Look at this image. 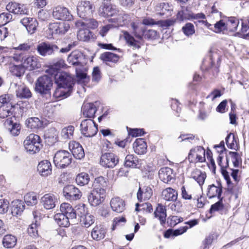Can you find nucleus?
I'll return each instance as SVG.
<instances>
[{"label":"nucleus","instance_id":"nucleus-1","mask_svg":"<svg viewBox=\"0 0 249 249\" xmlns=\"http://www.w3.org/2000/svg\"><path fill=\"white\" fill-rule=\"evenodd\" d=\"M132 34L138 39L142 40L143 38L154 40L158 38L159 34L156 30L153 29L146 30L144 26L139 21H133L130 24Z\"/></svg>","mask_w":249,"mask_h":249},{"label":"nucleus","instance_id":"nucleus-2","mask_svg":"<svg viewBox=\"0 0 249 249\" xmlns=\"http://www.w3.org/2000/svg\"><path fill=\"white\" fill-rule=\"evenodd\" d=\"M17 62H21L24 68L30 71L37 69L40 67L38 58L35 56H28L23 53H17L13 57Z\"/></svg>","mask_w":249,"mask_h":249},{"label":"nucleus","instance_id":"nucleus-3","mask_svg":"<svg viewBox=\"0 0 249 249\" xmlns=\"http://www.w3.org/2000/svg\"><path fill=\"white\" fill-rule=\"evenodd\" d=\"M24 146L26 151L31 154L38 152L41 147L39 136L30 134L24 140Z\"/></svg>","mask_w":249,"mask_h":249},{"label":"nucleus","instance_id":"nucleus-4","mask_svg":"<svg viewBox=\"0 0 249 249\" xmlns=\"http://www.w3.org/2000/svg\"><path fill=\"white\" fill-rule=\"evenodd\" d=\"M72 156L68 151L66 150H59L57 151L53 157V163L55 166L58 168H65L71 162Z\"/></svg>","mask_w":249,"mask_h":249},{"label":"nucleus","instance_id":"nucleus-5","mask_svg":"<svg viewBox=\"0 0 249 249\" xmlns=\"http://www.w3.org/2000/svg\"><path fill=\"white\" fill-rule=\"evenodd\" d=\"M53 86L52 79L47 75L39 77L36 83L35 90L41 94H48L50 96V89Z\"/></svg>","mask_w":249,"mask_h":249},{"label":"nucleus","instance_id":"nucleus-6","mask_svg":"<svg viewBox=\"0 0 249 249\" xmlns=\"http://www.w3.org/2000/svg\"><path fill=\"white\" fill-rule=\"evenodd\" d=\"M54 75L55 83L57 85L72 90L74 81L71 75L65 71H58Z\"/></svg>","mask_w":249,"mask_h":249},{"label":"nucleus","instance_id":"nucleus-7","mask_svg":"<svg viewBox=\"0 0 249 249\" xmlns=\"http://www.w3.org/2000/svg\"><path fill=\"white\" fill-rule=\"evenodd\" d=\"M95 9L93 4L88 0L81 1L77 6V15L80 18H86L91 16Z\"/></svg>","mask_w":249,"mask_h":249},{"label":"nucleus","instance_id":"nucleus-8","mask_svg":"<svg viewBox=\"0 0 249 249\" xmlns=\"http://www.w3.org/2000/svg\"><path fill=\"white\" fill-rule=\"evenodd\" d=\"M80 128L82 134L87 137L94 136L98 131L97 125L91 119L83 120L81 123Z\"/></svg>","mask_w":249,"mask_h":249},{"label":"nucleus","instance_id":"nucleus-9","mask_svg":"<svg viewBox=\"0 0 249 249\" xmlns=\"http://www.w3.org/2000/svg\"><path fill=\"white\" fill-rule=\"evenodd\" d=\"M188 159L191 162H203L206 160L205 150L199 146L192 149L188 155Z\"/></svg>","mask_w":249,"mask_h":249},{"label":"nucleus","instance_id":"nucleus-10","mask_svg":"<svg viewBox=\"0 0 249 249\" xmlns=\"http://www.w3.org/2000/svg\"><path fill=\"white\" fill-rule=\"evenodd\" d=\"M53 16L56 19L62 20L71 21L73 18L69 9L61 6H57L53 9Z\"/></svg>","mask_w":249,"mask_h":249},{"label":"nucleus","instance_id":"nucleus-11","mask_svg":"<svg viewBox=\"0 0 249 249\" xmlns=\"http://www.w3.org/2000/svg\"><path fill=\"white\" fill-rule=\"evenodd\" d=\"M38 53L42 56H46L53 54L59 50L58 46L55 44L42 42L39 43L36 47Z\"/></svg>","mask_w":249,"mask_h":249},{"label":"nucleus","instance_id":"nucleus-12","mask_svg":"<svg viewBox=\"0 0 249 249\" xmlns=\"http://www.w3.org/2000/svg\"><path fill=\"white\" fill-rule=\"evenodd\" d=\"M114 17V18H110L109 21L113 23L112 24L115 28L125 26L130 22L131 19L130 15L123 12H119Z\"/></svg>","mask_w":249,"mask_h":249},{"label":"nucleus","instance_id":"nucleus-13","mask_svg":"<svg viewBox=\"0 0 249 249\" xmlns=\"http://www.w3.org/2000/svg\"><path fill=\"white\" fill-rule=\"evenodd\" d=\"M118 12L115 6L107 1L103 3L98 10L99 16L104 18L114 17Z\"/></svg>","mask_w":249,"mask_h":249},{"label":"nucleus","instance_id":"nucleus-14","mask_svg":"<svg viewBox=\"0 0 249 249\" xmlns=\"http://www.w3.org/2000/svg\"><path fill=\"white\" fill-rule=\"evenodd\" d=\"M106 194L103 190L100 191L92 190L88 196V201L92 206H98L104 201Z\"/></svg>","mask_w":249,"mask_h":249},{"label":"nucleus","instance_id":"nucleus-15","mask_svg":"<svg viewBox=\"0 0 249 249\" xmlns=\"http://www.w3.org/2000/svg\"><path fill=\"white\" fill-rule=\"evenodd\" d=\"M118 162V159L112 153L103 154L100 158V164L106 168H113Z\"/></svg>","mask_w":249,"mask_h":249},{"label":"nucleus","instance_id":"nucleus-16","mask_svg":"<svg viewBox=\"0 0 249 249\" xmlns=\"http://www.w3.org/2000/svg\"><path fill=\"white\" fill-rule=\"evenodd\" d=\"M70 28V24L65 22L52 23L49 26V29L52 35L65 34Z\"/></svg>","mask_w":249,"mask_h":249},{"label":"nucleus","instance_id":"nucleus-17","mask_svg":"<svg viewBox=\"0 0 249 249\" xmlns=\"http://www.w3.org/2000/svg\"><path fill=\"white\" fill-rule=\"evenodd\" d=\"M6 8L9 12L14 14L27 15L29 12L26 5L15 2H9L6 5Z\"/></svg>","mask_w":249,"mask_h":249},{"label":"nucleus","instance_id":"nucleus-18","mask_svg":"<svg viewBox=\"0 0 249 249\" xmlns=\"http://www.w3.org/2000/svg\"><path fill=\"white\" fill-rule=\"evenodd\" d=\"M75 25L80 28L77 33L78 39L82 41H89L92 36V33L89 29H84L85 23L81 21H78L75 23Z\"/></svg>","mask_w":249,"mask_h":249},{"label":"nucleus","instance_id":"nucleus-19","mask_svg":"<svg viewBox=\"0 0 249 249\" xmlns=\"http://www.w3.org/2000/svg\"><path fill=\"white\" fill-rule=\"evenodd\" d=\"M57 202V196L52 194H46L41 198L42 205L47 210H51L54 208Z\"/></svg>","mask_w":249,"mask_h":249},{"label":"nucleus","instance_id":"nucleus-20","mask_svg":"<svg viewBox=\"0 0 249 249\" xmlns=\"http://www.w3.org/2000/svg\"><path fill=\"white\" fill-rule=\"evenodd\" d=\"M4 127L13 136H18L21 129V126L18 123H14L12 117L7 118L3 123Z\"/></svg>","mask_w":249,"mask_h":249},{"label":"nucleus","instance_id":"nucleus-21","mask_svg":"<svg viewBox=\"0 0 249 249\" xmlns=\"http://www.w3.org/2000/svg\"><path fill=\"white\" fill-rule=\"evenodd\" d=\"M64 196L70 200H76L81 196V193L78 188L72 185L66 186L63 190Z\"/></svg>","mask_w":249,"mask_h":249},{"label":"nucleus","instance_id":"nucleus-22","mask_svg":"<svg viewBox=\"0 0 249 249\" xmlns=\"http://www.w3.org/2000/svg\"><path fill=\"white\" fill-rule=\"evenodd\" d=\"M20 22L26 28L28 32L30 34H33L35 32L38 26L37 20L33 18L25 17L20 20Z\"/></svg>","mask_w":249,"mask_h":249},{"label":"nucleus","instance_id":"nucleus-23","mask_svg":"<svg viewBox=\"0 0 249 249\" xmlns=\"http://www.w3.org/2000/svg\"><path fill=\"white\" fill-rule=\"evenodd\" d=\"M160 179L164 183H168L174 178V171L172 169L165 167L160 169L159 171Z\"/></svg>","mask_w":249,"mask_h":249},{"label":"nucleus","instance_id":"nucleus-24","mask_svg":"<svg viewBox=\"0 0 249 249\" xmlns=\"http://www.w3.org/2000/svg\"><path fill=\"white\" fill-rule=\"evenodd\" d=\"M222 193V186L219 183L217 185L212 184L208 186L207 188V195L209 198L217 197L218 198H223L221 196Z\"/></svg>","mask_w":249,"mask_h":249},{"label":"nucleus","instance_id":"nucleus-25","mask_svg":"<svg viewBox=\"0 0 249 249\" xmlns=\"http://www.w3.org/2000/svg\"><path fill=\"white\" fill-rule=\"evenodd\" d=\"M136 21H138V20H137ZM139 21L143 26L144 25L152 26L154 25L160 24L163 27H168L172 25L173 24V21L172 20L156 21L149 17H144L142 18V22H140L139 20Z\"/></svg>","mask_w":249,"mask_h":249},{"label":"nucleus","instance_id":"nucleus-26","mask_svg":"<svg viewBox=\"0 0 249 249\" xmlns=\"http://www.w3.org/2000/svg\"><path fill=\"white\" fill-rule=\"evenodd\" d=\"M37 171L42 177H47L52 174V168L51 162L47 160H43L39 162Z\"/></svg>","mask_w":249,"mask_h":249},{"label":"nucleus","instance_id":"nucleus-27","mask_svg":"<svg viewBox=\"0 0 249 249\" xmlns=\"http://www.w3.org/2000/svg\"><path fill=\"white\" fill-rule=\"evenodd\" d=\"M110 205L112 211L116 213H122L125 209L124 201L119 197L112 198L110 201Z\"/></svg>","mask_w":249,"mask_h":249},{"label":"nucleus","instance_id":"nucleus-28","mask_svg":"<svg viewBox=\"0 0 249 249\" xmlns=\"http://www.w3.org/2000/svg\"><path fill=\"white\" fill-rule=\"evenodd\" d=\"M152 194V190L150 187H140L137 193V198L140 201H145L148 200Z\"/></svg>","mask_w":249,"mask_h":249},{"label":"nucleus","instance_id":"nucleus-29","mask_svg":"<svg viewBox=\"0 0 249 249\" xmlns=\"http://www.w3.org/2000/svg\"><path fill=\"white\" fill-rule=\"evenodd\" d=\"M133 148L137 154H143L147 150L146 143L143 139H137L133 144Z\"/></svg>","mask_w":249,"mask_h":249},{"label":"nucleus","instance_id":"nucleus-30","mask_svg":"<svg viewBox=\"0 0 249 249\" xmlns=\"http://www.w3.org/2000/svg\"><path fill=\"white\" fill-rule=\"evenodd\" d=\"M71 90L69 89V88H64L57 85V87L53 93V97L57 100L66 98L70 96Z\"/></svg>","mask_w":249,"mask_h":249},{"label":"nucleus","instance_id":"nucleus-31","mask_svg":"<svg viewBox=\"0 0 249 249\" xmlns=\"http://www.w3.org/2000/svg\"><path fill=\"white\" fill-rule=\"evenodd\" d=\"M191 177L196 181L200 186H202L204 183L207 175L205 172L196 168L192 171Z\"/></svg>","mask_w":249,"mask_h":249},{"label":"nucleus","instance_id":"nucleus-32","mask_svg":"<svg viewBox=\"0 0 249 249\" xmlns=\"http://www.w3.org/2000/svg\"><path fill=\"white\" fill-rule=\"evenodd\" d=\"M16 95L20 98H29L32 96V93L29 88L24 84L17 85Z\"/></svg>","mask_w":249,"mask_h":249},{"label":"nucleus","instance_id":"nucleus-33","mask_svg":"<svg viewBox=\"0 0 249 249\" xmlns=\"http://www.w3.org/2000/svg\"><path fill=\"white\" fill-rule=\"evenodd\" d=\"M60 210L61 213L65 214L70 219L76 218V214L74 213V209L68 203H63L61 204Z\"/></svg>","mask_w":249,"mask_h":249},{"label":"nucleus","instance_id":"nucleus-34","mask_svg":"<svg viewBox=\"0 0 249 249\" xmlns=\"http://www.w3.org/2000/svg\"><path fill=\"white\" fill-rule=\"evenodd\" d=\"M93 189L98 191L103 190L106 193V188L107 186V182L106 179L103 177H99L96 178L94 181Z\"/></svg>","mask_w":249,"mask_h":249},{"label":"nucleus","instance_id":"nucleus-35","mask_svg":"<svg viewBox=\"0 0 249 249\" xmlns=\"http://www.w3.org/2000/svg\"><path fill=\"white\" fill-rule=\"evenodd\" d=\"M155 216L158 218L160 224L163 225L165 223L166 217V209L161 204H159L154 212Z\"/></svg>","mask_w":249,"mask_h":249},{"label":"nucleus","instance_id":"nucleus-36","mask_svg":"<svg viewBox=\"0 0 249 249\" xmlns=\"http://www.w3.org/2000/svg\"><path fill=\"white\" fill-rule=\"evenodd\" d=\"M162 196L166 201H174L177 199L178 193L171 188H167L162 191Z\"/></svg>","mask_w":249,"mask_h":249},{"label":"nucleus","instance_id":"nucleus-37","mask_svg":"<svg viewBox=\"0 0 249 249\" xmlns=\"http://www.w3.org/2000/svg\"><path fill=\"white\" fill-rule=\"evenodd\" d=\"M83 58L82 54L78 51H73L68 57V62L72 65H78Z\"/></svg>","mask_w":249,"mask_h":249},{"label":"nucleus","instance_id":"nucleus-38","mask_svg":"<svg viewBox=\"0 0 249 249\" xmlns=\"http://www.w3.org/2000/svg\"><path fill=\"white\" fill-rule=\"evenodd\" d=\"M12 205L11 214L13 216L20 214L25 209V206L21 200H16L13 201Z\"/></svg>","mask_w":249,"mask_h":249},{"label":"nucleus","instance_id":"nucleus-39","mask_svg":"<svg viewBox=\"0 0 249 249\" xmlns=\"http://www.w3.org/2000/svg\"><path fill=\"white\" fill-rule=\"evenodd\" d=\"M106 231L105 229L100 226H96L92 230L91 235L94 240H100L105 236Z\"/></svg>","mask_w":249,"mask_h":249},{"label":"nucleus","instance_id":"nucleus-40","mask_svg":"<svg viewBox=\"0 0 249 249\" xmlns=\"http://www.w3.org/2000/svg\"><path fill=\"white\" fill-rule=\"evenodd\" d=\"M96 111V107L93 103H88L83 107V115L86 117H94Z\"/></svg>","mask_w":249,"mask_h":249},{"label":"nucleus","instance_id":"nucleus-41","mask_svg":"<svg viewBox=\"0 0 249 249\" xmlns=\"http://www.w3.org/2000/svg\"><path fill=\"white\" fill-rule=\"evenodd\" d=\"M54 219L59 226L67 227L70 224L69 221L70 218H68L65 214L56 213L54 216Z\"/></svg>","mask_w":249,"mask_h":249},{"label":"nucleus","instance_id":"nucleus-42","mask_svg":"<svg viewBox=\"0 0 249 249\" xmlns=\"http://www.w3.org/2000/svg\"><path fill=\"white\" fill-rule=\"evenodd\" d=\"M17 242L16 236L11 234H7L4 236L2 240V244L5 248L11 249L14 248Z\"/></svg>","mask_w":249,"mask_h":249},{"label":"nucleus","instance_id":"nucleus-43","mask_svg":"<svg viewBox=\"0 0 249 249\" xmlns=\"http://www.w3.org/2000/svg\"><path fill=\"white\" fill-rule=\"evenodd\" d=\"M231 159L233 165L237 167L241 164L242 160L240 155L236 152H230L229 155L227 156V165L228 164L229 160Z\"/></svg>","mask_w":249,"mask_h":249},{"label":"nucleus","instance_id":"nucleus-44","mask_svg":"<svg viewBox=\"0 0 249 249\" xmlns=\"http://www.w3.org/2000/svg\"><path fill=\"white\" fill-rule=\"evenodd\" d=\"M139 164L137 157L133 155H127L125 159L124 166L128 167L137 168Z\"/></svg>","mask_w":249,"mask_h":249},{"label":"nucleus","instance_id":"nucleus-45","mask_svg":"<svg viewBox=\"0 0 249 249\" xmlns=\"http://www.w3.org/2000/svg\"><path fill=\"white\" fill-rule=\"evenodd\" d=\"M100 59L103 61L116 62L119 59V56L110 52H106L101 54Z\"/></svg>","mask_w":249,"mask_h":249},{"label":"nucleus","instance_id":"nucleus-46","mask_svg":"<svg viewBox=\"0 0 249 249\" xmlns=\"http://www.w3.org/2000/svg\"><path fill=\"white\" fill-rule=\"evenodd\" d=\"M227 30L236 31L239 23V20L235 17L228 18L226 19Z\"/></svg>","mask_w":249,"mask_h":249},{"label":"nucleus","instance_id":"nucleus-47","mask_svg":"<svg viewBox=\"0 0 249 249\" xmlns=\"http://www.w3.org/2000/svg\"><path fill=\"white\" fill-rule=\"evenodd\" d=\"M124 35L125 40L129 46L133 47L134 49H139L140 48L139 41L136 40L129 33L125 32Z\"/></svg>","mask_w":249,"mask_h":249},{"label":"nucleus","instance_id":"nucleus-48","mask_svg":"<svg viewBox=\"0 0 249 249\" xmlns=\"http://www.w3.org/2000/svg\"><path fill=\"white\" fill-rule=\"evenodd\" d=\"M74 128L72 125H69L63 128L61 132V137L64 140L71 139L73 135Z\"/></svg>","mask_w":249,"mask_h":249},{"label":"nucleus","instance_id":"nucleus-49","mask_svg":"<svg viewBox=\"0 0 249 249\" xmlns=\"http://www.w3.org/2000/svg\"><path fill=\"white\" fill-rule=\"evenodd\" d=\"M226 142L227 146L231 149L237 150L238 149V143L235 140V137L232 133L229 134L226 138Z\"/></svg>","mask_w":249,"mask_h":249},{"label":"nucleus","instance_id":"nucleus-50","mask_svg":"<svg viewBox=\"0 0 249 249\" xmlns=\"http://www.w3.org/2000/svg\"><path fill=\"white\" fill-rule=\"evenodd\" d=\"M95 221L94 216L89 213H86L80 218V222L86 228H89L93 224Z\"/></svg>","mask_w":249,"mask_h":249},{"label":"nucleus","instance_id":"nucleus-51","mask_svg":"<svg viewBox=\"0 0 249 249\" xmlns=\"http://www.w3.org/2000/svg\"><path fill=\"white\" fill-rule=\"evenodd\" d=\"M90 180L89 175L86 173L79 174L76 177L77 184L80 186H84L88 184Z\"/></svg>","mask_w":249,"mask_h":249},{"label":"nucleus","instance_id":"nucleus-52","mask_svg":"<svg viewBox=\"0 0 249 249\" xmlns=\"http://www.w3.org/2000/svg\"><path fill=\"white\" fill-rule=\"evenodd\" d=\"M24 202L28 206H34L37 204L36 196L33 193L27 194L24 197Z\"/></svg>","mask_w":249,"mask_h":249},{"label":"nucleus","instance_id":"nucleus-53","mask_svg":"<svg viewBox=\"0 0 249 249\" xmlns=\"http://www.w3.org/2000/svg\"><path fill=\"white\" fill-rule=\"evenodd\" d=\"M26 124L29 127L33 128H37L42 125V122L37 117H32L29 118Z\"/></svg>","mask_w":249,"mask_h":249},{"label":"nucleus","instance_id":"nucleus-54","mask_svg":"<svg viewBox=\"0 0 249 249\" xmlns=\"http://www.w3.org/2000/svg\"><path fill=\"white\" fill-rule=\"evenodd\" d=\"M227 30L226 19H221L214 24L213 31L216 33H220Z\"/></svg>","mask_w":249,"mask_h":249},{"label":"nucleus","instance_id":"nucleus-55","mask_svg":"<svg viewBox=\"0 0 249 249\" xmlns=\"http://www.w3.org/2000/svg\"><path fill=\"white\" fill-rule=\"evenodd\" d=\"M10 71L13 75L20 77L24 73V67L22 65H12L10 68Z\"/></svg>","mask_w":249,"mask_h":249},{"label":"nucleus","instance_id":"nucleus-56","mask_svg":"<svg viewBox=\"0 0 249 249\" xmlns=\"http://www.w3.org/2000/svg\"><path fill=\"white\" fill-rule=\"evenodd\" d=\"M182 31L186 36H192L195 33V26L191 23H187L182 27Z\"/></svg>","mask_w":249,"mask_h":249},{"label":"nucleus","instance_id":"nucleus-57","mask_svg":"<svg viewBox=\"0 0 249 249\" xmlns=\"http://www.w3.org/2000/svg\"><path fill=\"white\" fill-rule=\"evenodd\" d=\"M227 190L231 194L235 195L237 198L238 194L240 192L241 187L237 184V182L235 184L231 182L228 185Z\"/></svg>","mask_w":249,"mask_h":249},{"label":"nucleus","instance_id":"nucleus-58","mask_svg":"<svg viewBox=\"0 0 249 249\" xmlns=\"http://www.w3.org/2000/svg\"><path fill=\"white\" fill-rule=\"evenodd\" d=\"M12 19V16L10 13H2L0 14V27L10 22Z\"/></svg>","mask_w":249,"mask_h":249},{"label":"nucleus","instance_id":"nucleus-59","mask_svg":"<svg viewBox=\"0 0 249 249\" xmlns=\"http://www.w3.org/2000/svg\"><path fill=\"white\" fill-rule=\"evenodd\" d=\"M76 209L74 210V213L76 214V216L77 215L80 217V218H82L83 216H84L86 214V213H88L87 211V209L85 206V205H79L75 207Z\"/></svg>","mask_w":249,"mask_h":249},{"label":"nucleus","instance_id":"nucleus-60","mask_svg":"<svg viewBox=\"0 0 249 249\" xmlns=\"http://www.w3.org/2000/svg\"><path fill=\"white\" fill-rule=\"evenodd\" d=\"M76 76L79 80L86 82L89 80L87 73L82 70L76 68L75 69Z\"/></svg>","mask_w":249,"mask_h":249},{"label":"nucleus","instance_id":"nucleus-61","mask_svg":"<svg viewBox=\"0 0 249 249\" xmlns=\"http://www.w3.org/2000/svg\"><path fill=\"white\" fill-rule=\"evenodd\" d=\"M174 202L171 203L169 206L172 211L177 213L180 212L182 209V203L179 200H174Z\"/></svg>","mask_w":249,"mask_h":249},{"label":"nucleus","instance_id":"nucleus-62","mask_svg":"<svg viewBox=\"0 0 249 249\" xmlns=\"http://www.w3.org/2000/svg\"><path fill=\"white\" fill-rule=\"evenodd\" d=\"M219 200L218 201L214 203V204L211 206V209L210 210V212L211 213H213V212H215L216 211H218L219 210H221L223 208V205L222 203V199L223 198H218Z\"/></svg>","mask_w":249,"mask_h":249},{"label":"nucleus","instance_id":"nucleus-63","mask_svg":"<svg viewBox=\"0 0 249 249\" xmlns=\"http://www.w3.org/2000/svg\"><path fill=\"white\" fill-rule=\"evenodd\" d=\"M74 158L77 159H81L85 156V153L82 146L80 144L75 150L72 153Z\"/></svg>","mask_w":249,"mask_h":249},{"label":"nucleus","instance_id":"nucleus-64","mask_svg":"<svg viewBox=\"0 0 249 249\" xmlns=\"http://www.w3.org/2000/svg\"><path fill=\"white\" fill-rule=\"evenodd\" d=\"M101 72L98 67L93 68L92 73V80L93 82L98 83L101 79Z\"/></svg>","mask_w":249,"mask_h":249}]
</instances>
